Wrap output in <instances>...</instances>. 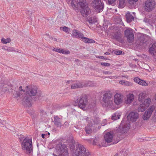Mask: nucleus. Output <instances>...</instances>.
Returning <instances> with one entry per match:
<instances>
[{"instance_id": "09e8293b", "label": "nucleus", "mask_w": 156, "mask_h": 156, "mask_svg": "<svg viewBox=\"0 0 156 156\" xmlns=\"http://www.w3.org/2000/svg\"><path fill=\"white\" fill-rule=\"evenodd\" d=\"M28 113L30 114V115H34V112L33 111H32L30 110H28Z\"/></svg>"}, {"instance_id": "2f4dec72", "label": "nucleus", "mask_w": 156, "mask_h": 156, "mask_svg": "<svg viewBox=\"0 0 156 156\" xmlns=\"http://www.w3.org/2000/svg\"><path fill=\"white\" fill-rule=\"evenodd\" d=\"M87 21L90 24L94 23L96 22V20L93 17H90L87 19Z\"/></svg>"}, {"instance_id": "7c9ffc66", "label": "nucleus", "mask_w": 156, "mask_h": 156, "mask_svg": "<svg viewBox=\"0 0 156 156\" xmlns=\"http://www.w3.org/2000/svg\"><path fill=\"white\" fill-rule=\"evenodd\" d=\"M120 115H118L117 113H114L112 117V120H115L120 118Z\"/></svg>"}, {"instance_id": "a211bd4d", "label": "nucleus", "mask_w": 156, "mask_h": 156, "mask_svg": "<svg viewBox=\"0 0 156 156\" xmlns=\"http://www.w3.org/2000/svg\"><path fill=\"white\" fill-rule=\"evenodd\" d=\"M122 96L121 94H116L114 96V101L115 103L117 105H120L122 102Z\"/></svg>"}, {"instance_id": "5701e85b", "label": "nucleus", "mask_w": 156, "mask_h": 156, "mask_svg": "<svg viewBox=\"0 0 156 156\" xmlns=\"http://www.w3.org/2000/svg\"><path fill=\"white\" fill-rule=\"evenodd\" d=\"M149 52L153 56H154V54L156 53V46L154 44H152L150 47Z\"/></svg>"}, {"instance_id": "20e7f679", "label": "nucleus", "mask_w": 156, "mask_h": 156, "mask_svg": "<svg viewBox=\"0 0 156 156\" xmlns=\"http://www.w3.org/2000/svg\"><path fill=\"white\" fill-rule=\"evenodd\" d=\"M88 97L86 95H84L81 97L79 100L78 99L75 101L74 105L76 106L78 104L79 108L83 110H87L88 105Z\"/></svg>"}, {"instance_id": "ea45409f", "label": "nucleus", "mask_w": 156, "mask_h": 156, "mask_svg": "<svg viewBox=\"0 0 156 156\" xmlns=\"http://www.w3.org/2000/svg\"><path fill=\"white\" fill-rule=\"evenodd\" d=\"M80 38L81 40L85 43H87L88 38L85 37H83V35Z\"/></svg>"}, {"instance_id": "37998d69", "label": "nucleus", "mask_w": 156, "mask_h": 156, "mask_svg": "<svg viewBox=\"0 0 156 156\" xmlns=\"http://www.w3.org/2000/svg\"><path fill=\"white\" fill-rule=\"evenodd\" d=\"M101 64L102 66H110V64L108 63L105 62H101Z\"/></svg>"}, {"instance_id": "680f3d73", "label": "nucleus", "mask_w": 156, "mask_h": 156, "mask_svg": "<svg viewBox=\"0 0 156 156\" xmlns=\"http://www.w3.org/2000/svg\"><path fill=\"white\" fill-rule=\"evenodd\" d=\"M40 111H41V113L42 114V115H45L46 114V113L44 112V111L43 110H40Z\"/></svg>"}, {"instance_id": "4d7b16f0", "label": "nucleus", "mask_w": 156, "mask_h": 156, "mask_svg": "<svg viewBox=\"0 0 156 156\" xmlns=\"http://www.w3.org/2000/svg\"><path fill=\"white\" fill-rule=\"evenodd\" d=\"M153 22H156V16H154L152 18Z\"/></svg>"}, {"instance_id": "dca6fc26", "label": "nucleus", "mask_w": 156, "mask_h": 156, "mask_svg": "<svg viewBox=\"0 0 156 156\" xmlns=\"http://www.w3.org/2000/svg\"><path fill=\"white\" fill-rule=\"evenodd\" d=\"M73 83L71 85V88L72 89H75L81 88L86 86V84L83 82L79 81H73Z\"/></svg>"}, {"instance_id": "4be33fe9", "label": "nucleus", "mask_w": 156, "mask_h": 156, "mask_svg": "<svg viewBox=\"0 0 156 156\" xmlns=\"http://www.w3.org/2000/svg\"><path fill=\"white\" fill-rule=\"evenodd\" d=\"M125 17L126 21L128 23H130L134 20V17L129 12L126 14Z\"/></svg>"}, {"instance_id": "49530a36", "label": "nucleus", "mask_w": 156, "mask_h": 156, "mask_svg": "<svg viewBox=\"0 0 156 156\" xmlns=\"http://www.w3.org/2000/svg\"><path fill=\"white\" fill-rule=\"evenodd\" d=\"M55 51L58 52L62 53H63L62 51H63V49L57 48L56 50H55Z\"/></svg>"}, {"instance_id": "3c124183", "label": "nucleus", "mask_w": 156, "mask_h": 156, "mask_svg": "<svg viewBox=\"0 0 156 156\" xmlns=\"http://www.w3.org/2000/svg\"><path fill=\"white\" fill-rule=\"evenodd\" d=\"M138 0H128L129 3L130 4H133L134 2H136Z\"/></svg>"}, {"instance_id": "79ce46f5", "label": "nucleus", "mask_w": 156, "mask_h": 156, "mask_svg": "<svg viewBox=\"0 0 156 156\" xmlns=\"http://www.w3.org/2000/svg\"><path fill=\"white\" fill-rule=\"evenodd\" d=\"M68 28L67 27L64 26V27H60V30H62L66 32H67Z\"/></svg>"}, {"instance_id": "c756f323", "label": "nucleus", "mask_w": 156, "mask_h": 156, "mask_svg": "<svg viewBox=\"0 0 156 156\" xmlns=\"http://www.w3.org/2000/svg\"><path fill=\"white\" fill-rule=\"evenodd\" d=\"M2 49L8 51H15L14 48L12 47H8L5 45L3 47Z\"/></svg>"}, {"instance_id": "aec40b11", "label": "nucleus", "mask_w": 156, "mask_h": 156, "mask_svg": "<svg viewBox=\"0 0 156 156\" xmlns=\"http://www.w3.org/2000/svg\"><path fill=\"white\" fill-rule=\"evenodd\" d=\"M83 34L80 31L76 30H73L72 32V36L76 38L79 37L80 38Z\"/></svg>"}, {"instance_id": "473e14b6", "label": "nucleus", "mask_w": 156, "mask_h": 156, "mask_svg": "<svg viewBox=\"0 0 156 156\" xmlns=\"http://www.w3.org/2000/svg\"><path fill=\"white\" fill-rule=\"evenodd\" d=\"M11 39L9 38H8L5 39L4 38H2L1 40L3 44H6L9 43L11 41Z\"/></svg>"}, {"instance_id": "e2e57ef3", "label": "nucleus", "mask_w": 156, "mask_h": 156, "mask_svg": "<svg viewBox=\"0 0 156 156\" xmlns=\"http://www.w3.org/2000/svg\"><path fill=\"white\" fill-rule=\"evenodd\" d=\"M45 134H41V136H42V137L43 138H44L45 137Z\"/></svg>"}, {"instance_id": "0e129e2a", "label": "nucleus", "mask_w": 156, "mask_h": 156, "mask_svg": "<svg viewBox=\"0 0 156 156\" xmlns=\"http://www.w3.org/2000/svg\"><path fill=\"white\" fill-rule=\"evenodd\" d=\"M105 54L106 55H109L111 54L108 52H106L105 53Z\"/></svg>"}, {"instance_id": "774afa93", "label": "nucleus", "mask_w": 156, "mask_h": 156, "mask_svg": "<svg viewBox=\"0 0 156 156\" xmlns=\"http://www.w3.org/2000/svg\"><path fill=\"white\" fill-rule=\"evenodd\" d=\"M57 48H53L52 50L53 51H55V50H56V49Z\"/></svg>"}, {"instance_id": "338daca9", "label": "nucleus", "mask_w": 156, "mask_h": 156, "mask_svg": "<svg viewBox=\"0 0 156 156\" xmlns=\"http://www.w3.org/2000/svg\"><path fill=\"white\" fill-rule=\"evenodd\" d=\"M73 81H70V80H68L67 81V83H70V82H73Z\"/></svg>"}, {"instance_id": "6ab92c4d", "label": "nucleus", "mask_w": 156, "mask_h": 156, "mask_svg": "<svg viewBox=\"0 0 156 156\" xmlns=\"http://www.w3.org/2000/svg\"><path fill=\"white\" fill-rule=\"evenodd\" d=\"M68 142V146L69 147L72 151L73 150H74L75 145L76 146V145L78 144H76L75 141L72 137H69Z\"/></svg>"}, {"instance_id": "864d4df0", "label": "nucleus", "mask_w": 156, "mask_h": 156, "mask_svg": "<svg viewBox=\"0 0 156 156\" xmlns=\"http://www.w3.org/2000/svg\"><path fill=\"white\" fill-rule=\"evenodd\" d=\"M62 54H67L70 53V51L68 50H66V51H64L63 50V51H62Z\"/></svg>"}, {"instance_id": "6e6552de", "label": "nucleus", "mask_w": 156, "mask_h": 156, "mask_svg": "<svg viewBox=\"0 0 156 156\" xmlns=\"http://www.w3.org/2000/svg\"><path fill=\"white\" fill-rule=\"evenodd\" d=\"M74 154L76 156H86L87 154L90 153L82 145L78 144L76 145Z\"/></svg>"}, {"instance_id": "bf43d9fd", "label": "nucleus", "mask_w": 156, "mask_h": 156, "mask_svg": "<svg viewBox=\"0 0 156 156\" xmlns=\"http://www.w3.org/2000/svg\"><path fill=\"white\" fill-rule=\"evenodd\" d=\"M19 90L20 91H23V92H25V90H23L22 88V86H20L19 87Z\"/></svg>"}, {"instance_id": "2eb2a0df", "label": "nucleus", "mask_w": 156, "mask_h": 156, "mask_svg": "<svg viewBox=\"0 0 156 156\" xmlns=\"http://www.w3.org/2000/svg\"><path fill=\"white\" fill-rule=\"evenodd\" d=\"M32 100H33V98L26 94L23 98V105L29 107L31 106V101Z\"/></svg>"}, {"instance_id": "f257e3e1", "label": "nucleus", "mask_w": 156, "mask_h": 156, "mask_svg": "<svg viewBox=\"0 0 156 156\" xmlns=\"http://www.w3.org/2000/svg\"><path fill=\"white\" fill-rule=\"evenodd\" d=\"M71 5L75 10L80 7V12L84 17L87 16L90 14V9L87 5L86 0H72L71 2Z\"/></svg>"}, {"instance_id": "cd10ccee", "label": "nucleus", "mask_w": 156, "mask_h": 156, "mask_svg": "<svg viewBox=\"0 0 156 156\" xmlns=\"http://www.w3.org/2000/svg\"><path fill=\"white\" fill-rule=\"evenodd\" d=\"M119 83L122 85H126L128 86H130L132 85V83H130L129 82L127 81L120 80L119 82Z\"/></svg>"}, {"instance_id": "c03bdc74", "label": "nucleus", "mask_w": 156, "mask_h": 156, "mask_svg": "<svg viewBox=\"0 0 156 156\" xmlns=\"http://www.w3.org/2000/svg\"><path fill=\"white\" fill-rule=\"evenodd\" d=\"M141 80V79L139 78L138 77H136L134 78V82L139 84V83L140 81V80Z\"/></svg>"}, {"instance_id": "69168bd1", "label": "nucleus", "mask_w": 156, "mask_h": 156, "mask_svg": "<svg viewBox=\"0 0 156 156\" xmlns=\"http://www.w3.org/2000/svg\"><path fill=\"white\" fill-rule=\"evenodd\" d=\"M72 0H66L67 3H69Z\"/></svg>"}, {"instance_id": "1a4fd4ad", "label": "nucleus", "mask_w": 156, "mask_h": 156, "mask_svg": "<svg viewBox=\"0 0 156 156\" xmlns=\"http://www.w3.org/2000/svg\"><path fill=\"white\" fill-rule=\"evenodd\" d=\"M92 3L96 12H100L103 11L104 5L101 0H93Z\"/></svg>"}, {"instance_id": "72a5a7b5", "label": "nucleus", "mask_w": 156, "mask_h": 156, "mask_svg": "<svg viewBox=\"0 0 156 156\" xmlns=\"http://www.w3.org/2000/svg\"><path fill=\"white\" fill-rule=\"evenodd\" d=\"M93 121L95 123H98L99 121V117L98 116H94L92 117Z\"/></svg>"}, {"instance_id": "39448f33", "label": "nucleus", "mask_w": 156, "mask_h": 156, "mask_svg": "<svg viewBox=\"0 0 156 156\" xmlns=\"http://www.w3.org/2000/svg\"><path fill=\"white\" fill-rule=\"evenodd\" d=\"M102 101L105 104V105L108 108L112 106L113 104L112 94L111 91H105L103 95Z\"/></svg>"}, {"instance_id": "4468645a", "label": "nucleus", "mask_w": 156, "mask_h": 156, "mask_svg": "<svg viewBox=\"0 0 156 156\" xmlns=\"http://www.w3.org/2000/svg\"><path fill=\"white\" fill-rule=\"evenodd\" d=\"M155 109V106H152L146 111L143 114L142 118L144 120L149 119L151 117L152 113Z\"/></svg>"}, {"instance_id": "13d9d810", "label": "nucleus", "mask_w": 156, "mask_h": 156, "mask_svg": "<svg viewBox=\"0 0 156 156\" xmlns=\"http://www.w3.org/2000/svg\"><path fill=\"white\" fill-rule=\"evenodd\" d=\"M153 118L154 120H156V110L153 115Z\"/></svg>"}, {"instance_id": "8fccbe9b", "label": "nucleus", "mask_w": 156, "mask_h": 156, "mask_svg": "<svg viewBox=\"0 0 156 156\" xmlns=\"http://www.w3.org/2000/svg\"><path fill=\"white\" fill-rule=\"evenodd\" d=\"M103 73L105 74H112V72L107 71H103Z\"/></svg>"}, {"instance_id": "9b49d317", "label": "nucleus", "mask_w": 156, "mask_h": 156, "mask_svg": "<svg viewBox=\"0 0 156 156\" xmlns=\"http://www.w3.org/2000/svg\"><path fill=\"white\" fill-rule=\"evenodd\" d=\"M59 148L58 150H59L60 153L58 155L53 154L54 156H68V152L67 150V148L66 147L65 145H62V144H58Z\"/></svg>"}, {"instance_id": "de8ad7c7", "label": "nucleus", "mask_w": 156, "mask_h": 156, "mask_svg": "<svg viewBox=\"0 0 156 156\" xmlns=\"http://www.w3.org/2000/svg\"><path fill=\"white\" fill-rule=\"evenodd\" d=\"M116 0H108V2L109 5H112L114 4V2Z\"/></svg>"}, {"instance_id": "f03ea898", "label": "nucleus", "mask_w": 156, "mask_h": 156, "mask_svg": "<svg viewBox=\"0 0 156 156\" xmlns=\"http://www.w3.org/2000/svg\"><path fill=\"white\" fill-rule=\"evenodd\" d=\"M26 94L33 98V100L34 101L37 100H41L42 96L41 94L38 95L37 94V88L36 86H28L26 87Z\"/></svg>"}, {"instance_id": "a878e982", "label": "nucleus", "mask_w": 156, "mask_h": 156, "mask_svg": "<svg viewBox=\"0 0 156 156\" xmlns=\"http://www.w3.org/2000/svg\"><path fill=\"white\" fill-rule=\"evenodd\" d=\"M145 94L144 93L141 92L139 95L138 98V100L140 102H141L144 100L145 99Z\"/></svg>"}, {"instance_id": "f704fd0d", "label": "nucleus", "mask_w": 156, "mask_h": 156, "mask_svg": "<svg viewBox=\"0 0 156 156\" xmlns=\"http://www.w3.org/2000/svg\"><path fill=\"white\" fill-rule=\"evenodd\" d=\"M21 95V94L20 91H15V92L13 93V96L14 97V98H17L20 97Z\"/></svg>"}, {"instance_id": "e433bc0d", "label": "nucleus", "mask_w": 156, "mask_h": 156, "mask_svg": "<svg viewBox=\"0 0 156 156\" xmlns=\"http://www.w3.org/2000/svg\"><path fill=\"white\" fill-rule=\"evenodd\" d=\"M139 84L144 86H147L148 84L144 80H141Z\"/></svg>"}, {"instance_id": "0eeeda50", "label": "nucleus", "mask_w": 156, "mask_h": 156, "mask_svg": "<svg viewBox=\"0 0 156 156\" xmlns=\"http://www.w3.org/2000/svg\"><path fill=\"white\" fill-rule=\"evenodd\" d=\"M31 139H27L25 138L22 143V147L23 150H25L26 153L30 154L33 150L32 146Z\"/></svg>"}, {"instance_id": "c85d7f7f", "label": "nucleus", "mask_w": 156, "mask_h": 156, "mask_svg": "<svg viewBox=\"0 0 156 156\" xmlns=\"http://www.w3.org/2000/svg\"><path fill=\"white\" fill-rule=\"evenodd\" d=\"M100 140L99 137L97 136L95 138V139L93 141V144L94 145H100L99 144V141Z\"/></svg>"}, {"instance_id": "9d476101", "label": "nucleus", "mask_w": 156, "mask_h": 156, "mask_svg": "<svg viewBox=\"0 0 156 156\" xmlns=\"http://www.w3.org/2000/svg\"><path fill=\"white\" fill-rule=\"evenodd\" d=\"M113 138V134L111 132L107 133L104 136V140L105 141V143H104V142H103L101 143L102 146L104 147L107 146L108 144H106V143H108L112 142ZM110 145V144H109V145Z\"/></svg>"}, {"instance_id": "5fc2aeb1", "label": "nucleus", "mask_w": 156, "mask_h": 156, "mask_svg": "<svg viewBox=\"0 0 156 156\" xmlns=\"http://www.w3.org/2000/svg\"><path fill=\"white\" fill-rule=\"evenodd\" d=\"M97 58L101 59H108H108H107V58H106L103 56H98V57H97Z\"/></svg>"}, {"instance_id": "a18cd8bd", "label": "nucleus", "mask_w": 156, "mask_h": 156, "mask_svg": "<svg viewBox=\"0 0 156 156\" xmlns=\"http://www.w3.org/2000/svg\"><path fill=\"white\" fill-rule=\"evenodd\" d=\"M87 43H95V41L91 39H90L88 38Z\"/></svg>"}, {"instance_id": "a19ab883", "label": "nucleus", "mask_w": 156, "mask_h": 156, "mask_svg": "<svg viewBox=\"0 0 156 156\" xmlns=\"http://www.w3.org/2000/svg\"><path fill=\"white\" fill-rule=\"evenodd\" d=\"M145 108L143 107V106H141V105H140V107L138 109V112H143L145 110Z\"/></svg>"}, {"instance_id": "6e6d98bb", "label": "nucleus", "mask_w": 156, "mask_h": 156, "mask_svg": "<svg viewBox=\"0 0 156 156\" xmlns=\"http://www.w3.org/2000/svg\"><path fill=\"white\" fill-rule=\"evenodd\" d=\"M24 136L22 135H20V137H19V139H20V141L22 140L23 139V138H24Z\"/></svg>"}, {"instance_id": "f8f14e48", "label": "nucleus", "mask_w": 156, "mask_h": 156, "mask_svg": "<svg viewBox=\"0 0 156 156\" xmlns=\"http://www.w3.org/2000/svg\"><path fill=\"white\" fill-rule=\"evenodd\" d=\"M124 36L127 38L129 43H132L134 39V34L132 30L126 29L124 31Z\"/></svg>"}, {"instance_id": "ddd939ff", "label": "nucleus", "mask_w": 156, "mask_h": 156, "mask_svg": "<svg viewBox=\"0 0 156 156\" xmlns=\"http://www.w3.org/2000/svg\"><path fill=\"white\" fill-rule=\"evenodd\" d=\"M155 4L154 0H147L145 3V9L147 12H150L155 7Z\"/></svg>"}, {"instance_id": "412c9836", "label": "nucleus", "mask_w": 156, "mask_h": 156, "mask_svg": "<svg viewBox=\"0 0 156 156\" xmlns=\"http://www.w3.org/2000/svg\"><path fill=\"white\" fill-rule=\"evenodd\" d=\"M122 37L121 34L119 32L115 33L112 35V39L119 41L121 40Z\"/></svg>"}, {"instance_id": "423d86ee", "label": "nucleus", "mask_w": 156, "mask_h": 156, "mask_svg": "<svg viewBox=\"0 0 156 156\" xmlns=\"http://www.w3.org/2000/svg\"><path fill=\"white\" fill-rule=\"evenodd\" d=\"M138 38L139 43L136 44V47L140 49H142L147 45V42L149 40V37L147 35L144 34L138 36Z\"/></svg>"}, {"instance_id": "58836bf2", "label": "nucleus", "mask_w": 156, "mask_h": 156, "mask_svg": "<svg viewBox=\"0 0 156 156\" xmlns=\"http://www.w3.org/2000/svg\"><path fill=\"white\" fill-rule=\"evenodd\" d=\"M26 13L28 17H27L29 19H30L32 14V12L30 11H26Z\"/></svg>"}, {"instance_id": "052dcab7", "label": "nucleus", "mask_w": 156, "mask_h": 156, "mask_svg": "<svg viewBox=\"0 0 156 156\" xmlns=\"http://www.w3.org/2000/svg\"><path fill=\"white\" fill-rule=\"evenodd\" d=\"M119 140H119V139H118L117 138L116 141L114 142H113V144H115L117 143Z\"/></svg>"}, {"instance_id": "7ed1b4c3", "label": "nucleus", "mask_w": 156, "mask_h": 156, "mask_svg": "<svg viewBox=\"0 0 156 156\" xmlns=\"http://www.w3.org/2000/svg\"><path fill=\"white\" fill-rule=\"evenodd\" d=\"M130 124L127 120H122L118 128L113 133H117L119 135L126 133L130 129Z\"/></svg>"}, {"instance_id": "c9c22d12", "label": "nucleus", "mask_w": 156, "mask_h": 156, "mask_svg": "<svg viewBox=\"0 0 156 156\" xmlns=\"http://www.w3.org/2000/svg\"><path fill=\"white\" fill-rule=\"evenodd\" d=\"M114 53L116 55H119L122 54V51L121 50L116 49L113 51Z\"/></svg>"}, {"instance_id": "f3484780", "label": "nucleus", "mask_w": 156, "mask_h": 156, "mask_svg": "<svg viewBox=\"0 0 156 156\" xmlns=\"http://www.w3.org/2000/svg\"><path fill=\"white\" fill-rule=\"evenodd\" d=\"M139 114L136 112H131L128 115L127 118L128 120L132 122L136 121L138 118Z\"/></svg>"}, {"instance_id": "b1692460", "label": "nucleus", "mask_w": 156, "mask_h": 156, "mask_svg": "<svg viewBox=\"0 0 156 156\" xmlns=\"http://www.w3.org/2000/svg\"><path fill=\"white\" fill-rule=\"evenodd\" d=\"M54 119L53 122L55 125L58 127H61L62 124L60 119L57 116L54 117Z\"/></svg>"}, {"instance_id": "603ef678", "label": "nucleus", "mask_w": 156, "mask_h": 156, "mask_svg": "<svg viewBox=\"0 0 156 156\" xmlns=\"http://www.w3.org/2000/svg\"><path fill=\"white\" fill-rule=\"evenodd\" d=\"M144 102H146L148 104H150V102H151V99H150L149 98L148 99H144Z\"/></svg>"}, {"instance_id": "393cba45", "label": "nucleus", "mask_w": 156, "mask_h": 156, "mask_svg": "<svg viewBox=\"0 0 156 156\" xmlns=\"http://www.w3.org/2000/svg\"><path fill=\"white\" fill-rule=\"evenodd\" d=\"M134 99V95L133 94H130L128 95L125 101L126 104H130L132 102Z\"/></svg>"}, {"instance_id": "bb28decb", "label": "nucleus", "mask_w": 156, "mask_h": 156, "mask_svg": "<svg viewBox=\"0 0 156 156\" xmlns=\"http://www.w3.org/2000/svg\"><path fill=\"white\" fill-rule=\"evenodd\" d=\"M126 0H119L118 7L120 8H123L125 6Z\"/></svg>"}, {"instance_id": "4c0bfd02", "label": "nucleus", "mask_w": 156, "mask_h": 156, "mask_svg": "<svg viewBox=\"0 0 156 156\" xmlns=\"http://www.w3.org/2000/svg\"><path fill=\"white\" fill-rule=\"evenodd\" d=\"M87 134H90L91 133L92 130L91 128H88L86 127L85 129Z\"/></svg>"}]
</instances>
